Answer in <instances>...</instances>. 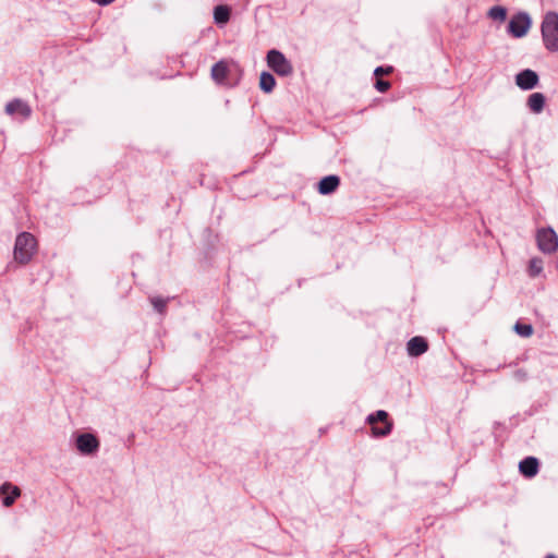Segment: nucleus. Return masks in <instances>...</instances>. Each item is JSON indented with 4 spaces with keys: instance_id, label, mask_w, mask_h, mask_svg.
<instances>
[{
    "instance_id": "f03ea898",
    "label": "nucleus",
    "mask_w": 558,
    "mask_h": 558,
    "mask_svg": "<svg viewBox=\"0 0 558 558\" xmlns=\"http://www.w3.org/2000/svg\"><path fill=\"white\" fill-rule=\"evenodd\" d=\"M36 239L29 232H22L16 236L14 245V259L20 264H26L36 251Z\"/></svg>"
},
{
    "instance_id": "aec40b11",
    "label": "nucleus",
    "mask_w": 558,
    "mask_h": 558,
    "mask_svg": "<svg viewBox=\"0 0 558 558\" xmlns=\"http://www.w3.org/2000/svg\"><path fill=\"white\" fill-rule=\"evenodd\" d=\"M514 330L519 336L525 337V338L532 336V333H533V327L527 324L517 323L514 325Z\"/></svg>"
},
{
    "instance_id": "4468645a",
    "label": "nucleus",
    "mask_w": 558,
    "mask_h": 558,
    "mask_svg": "<svg viewBox=\"0 0 558 558\" xmlns=\"http://www.w3.org/2000/svg\"><path fill=\"white\" fill-rule=\"evenodd\" d=\"M527 106L534 113H539L545 106V96L542 93H533L529 96Z\"/></svg>"
},
{
    "instance_id": "6ab92c4d",
    "label": "nucleus",
    "mask_w": 558,
    "mask_h": 558,
    "mask_svg": "<svg viewBox=\"0 0 558 558\" xmlns=\"http://www.w3.org/2000/svg\"><path fill=\"white\" fill-rule=\"evenodd\" d=\"M543 270V262L539 258H532L529 264V272L532 277L539 275Z\"/></svg>"
},
{
    "instance_id": "1a4fd4ad",
    "label": "nucleus",
    "mask_w": 558,
    "mask_h": 558,
    "mask_svg": "<svg viewBox=\"0 0 558 558\" xmlns=\"http://www.w3.org/2000/svg\"><path fill=\"white\" fill-rule=\"evenodd\" d=\"M5 112L9 116L20 114L22 118L27 119L32 114L31 107L21 99H13L5 106Z\"/></svg>"
},
{
    "instance_id": "dca6fc26",
    "label": "nucleus",
    "mask_w": 558,
    "mask_h": 558,
    "mask_svg": "<svg viewBox=\"0 0 558 558\" xmlns=\"http://www.w3.org/2000/svg\"><path fill=\"white\" fill-rule=\"evenodd\" d=\"M227 74H228V65L225 61H219L211 68V77L217 83H222L225 81V78L227 77Z\"/></svg>"
},
{
    "instance_id": "20e7f679",
    "label": "nucleus",
    "mask_w": 558,
    "mask_h": 558,
    "mask_svg": "<svg viewBox=\"0 0 558 558\" xmlns=\"http://www.w3.org/2000/svg\"><path fill=\"white\" fill-rule=\"evenodd\" d=\"M367 422L373 425V434L377 437L386 436L391 432L392 424L388 422V413L384 410H378L367 416Z\"/></svg>"
},
{
    "instance_id": "423d86ee",
    "label": "nucleus",
    "mask_w": 558,
    "mask_h": 558,
    "mask_svg": "<svg viewBox=\"0 0 558 558\" xmlns=\"http://www.w3.org/2000/svg\"><path fill=\"white\" fill-rule=\"evenodd\" d=\"M537 245L544 253H553L558 247V236L553 229H542L537 232Z\"/></svg>"
},
{
    "instance_id": "7ed1b4c3",
    "label": "nucleus",
    "mask_w": 558,
    "mask_h": 558,
    "mask_svg": "<svg viewBox=\"0 0 558 558\" xmlns=\"http://www.w3.org/2000/svg\"><path fill=\"white\" fill-rule=\"evenodd\" d=\"M266 60L267 65L280 76H289L293 72L291 62L279 50H269Z\"/></svg>"
},
{
    "instance_id": "b1692460",
    "label": "nucleus",
    "mask_w": 558,
    "mask_h": 558,
    "mask_svg": "<svg viewBox=\"0 0 558 558\" xmlns=\"http://www.w3.org/2000/svg\"><path fill=\"white\" fill-rule=\"evenodd\" d=\"M93 1L99 5H107V4H110L111 2H113L114 0H93Z\"/></svg>"
},
{
    "instance_id": "9b49d317",
    "label": "nucleus",
    "mask_w": 558,
    "mask_h": 558,
    "mask_svg": "<svg viewBox=\"0 0 558 558\" xmlns=\"http://www.w3.org/2000/svg\"><path fill=\"white\" fill-rule=\"evenodd\" d=\"M428 349L427 341L420 336L411 338L407 343V351L410 356H420Z\"/></svg>"
},
{
    "instance_id": "5701e85b",
    "label": "nucleus",
    "mask_w": 558,
    "mask_h": 558,
    "mask_svg": "<svg viewBox=\"0 0 558 558\" xmlns=\"http://www.w3.org/2000/svg\"><path fill=\"white\" fill-rule=\"evenodd\" d=\"M390 71H391V68H386V69H385V68H383V66H378V68H376V69H375V72H374V73H375L376 75H380V74H388V73H390Z\"/></svg>"
},
{
    "instance_id": "6e6552de",
    "label": "nucleus",
    "mask_w": 558,
    "mask_h": 558,
    "mask_svg": "<svg viewBox=\"0 0 558 558\" xmlns=\"http://www.w3.org/2000/svg\"><path fill=\"white\" fill-rule=\"evenodd\" d=\"M538 83V75L535 71L526 69L515 76V84L523 90L534 88Z\"/></svg>"
},
{
    "instance_id": "ddd939ff",
    "label": "nucleus",
    "mask_w": 558,
    "mask_h": 558,
    "mask_svg": "<svg viewBox=\"0 0 558 558\" xmlns=\"http://www.w3.org/2000/svg\"><path fill=\"white\" fill-rule=\"evenodd\" d=\"M538 460L534 457H527L519 463L520 472L526 477H533L538 472Z\"/></svg>"
},
{
    "instance_id": "f3484780",
    "label": "nucleus",
    "mask_w": 558,
    "mask_h": 558,
    "mask_svg": "<svg viewBox=\"0 0 558 558\" xmlns=\"http://www.w3.org/2000/svg\"><path fill=\"white\" fill-rule=\"evenodd\" d=\"M276 80L269 72H262L259 77V87L265 93H270L275 88Z\"/></svg>"
},
{
    "instance_id": "393cba45",
    "label": "nucleus",
    "mask_w": 558,
    "mask_h": 558,
    "mask_svg": "<svg viewBox=\"0 0 558 558\" xmlns=\"http://www.w3.org/2000/svg\"><path fill=\"white\" fill-rule=\"evenodd\" d=\"M546 558H556L554 555H547Z\"/></svg>"
},
{
    "instance_id": "39448f33",
    "label": "nucleus",
    "mask_w": 558,
    "mask_h": 558,
    "mask_svg": "<svg viewBox=\"0 0 558 558\" xmlns=\"http://www.w3.org/2000/svg\"><path fill=\"white\" fill-rule=\"evenodd\" d=\"M531 17L527 13L520 12L513 15L508 25V32L515 38L525 36L531 27Z\"/></svg>"
},
{
    "instance_id": "f257e3e1",
    "label": "nucleus",
    "mask_w": 558,
    "mask_h": 558,
    "mask_svg": "<svg viewBox=\"0 0 558 558\" xmlns=\"http://www.w3.org/2000/svg\"><path fill=\"white\" fill-rule=\"evenodd\" d=\"M542 37L546 49L558 51V14L548 12L542 23Z\"/></svg>"
},
{
    "instance_id": "4be33fe9",
    "label": "nucleus",
    "mask_w": 558,
    "mask_h": 558,
    "mask_svg": "<svg viewBox=\"0 0 558 558\" xmlns=\"http://www.w3.org/2000/svg\"><path fill=\"white\" fill-rule=\"evenodd\" d=\"M375 87L378 92L385 93L390 87V83L388 81L378 80Z\"/></svg>"
},
{
    "instance_id": "2eb2a0df",
    "label": "nucleus",
    "mask_w": 558,
    "mask_h": 558,
    "mask_svg": "<svg viewBox=\"0 0 558 558\" xmlns=\"http://www.w3.org/2000/svg\"><path fill=\"white\" fill-rule=\"evenodd\" d=\"M230 8L228 5H217L214 9V20L218 25H223L230 20Z\"/></svg>"
},
{
    "instance_id": "f8f14e48",
    "label": "nucleus",
    "mask_w": 558,
    "mask_h": 558,
    "mask_svg": "<svg viewBox=\"0 0 558 558\" xmlns=\"http://www.w3.org/2000/svg\"><path fill=\"white\" fill-rule=\"evenodd\" d=\"M339 184H340L339 177L335 175V174H330V175L324 177L318 182L317 190H318L319 194L328 195V194L333 193L338 189Z\"/></svg>"
},
{
    "instance_id": "9d476101",
    "label": "nucleus",
    "mask_w": 558,
    "mask_h": 558,
    "mask_svg": "<svg viewBox=\"0 0 558 558\" xmlns=\"http://www.w3.org/2000/svg\"><path fill=\"white\" fill-rule=\"evenodd\" d=\"M0 496H2V505L10 507L14 504L15 499L21 496V489L11 483H4L0 486Z\"/></svg>"
},
{
    "instance_id": "0eeeda50",
    "label": "nucleus",
    "mask_w": 558,
    "mask_h": 558,
    "mask_svg": "<svg viewBox=\"0 0 558 558\" xmlns=\"http://www.w3.org/2000/svg\"><path fill=\"white\" fill-rule=\"evenodd\" d=\"M76 448L82 454H93L98 450L99 441L93 434H81L76 438Z\"/></svg>"
},
{
    "instance_id": "412c9836",
    "label": "nucleus",
    "mask_w": 558,
    "mask_h": 558,
    "mask_svg": "<svg viewBox=\"0 0 558 558\" xmlns=\"http://www.w3.org/2000/svg\"><path fill=\"white\" fill-rule=\"evenodd\" d=\"M168 301H169V299H162L159 296H155V298L150 299V302H151L154 308L160 314H162L165 312Z\"/></svg>"
},
{
    "instance_id": "a211bd4d",
    "label": "nucleus",
    "mask_w": 558,
    "mask_h": 558,
    "mask_svg": "<svg viewBox=\"0 0 558 558\" xmlns=\"http://www.w3.org/2000/svg\"><path fill=\"white\" fill-rule=\"evenodd\" d=\"M487 14L492 20L504 22L507 17V10L504 7L495 5L489 9Z\"/></svg>"
}]
</instances>
